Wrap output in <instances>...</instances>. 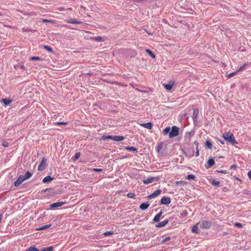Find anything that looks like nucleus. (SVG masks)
<instances>
[{
	"mask_svg": "<svg viewBox=\"0 0 251 251\" xmlns=\"http://www.w3.org/2000/svg\"><path fill=\"white\" fill-rule=\"evenodd\" d=\"M223 137L225 140L227 141L232 145H234L237 143L235 141L233 134L230 132H225L223 134Z\"/></svg>",
	"mask_w": 251,
	"mask_h": 251,
	"instance_id": "1",
	"label": "nucleus"
},
{
	"mask_svg": "<svg viewBox=\"0 0 251 251\" xmlns=\"http://www.w3.org/2000/svg\"><path fill=\"white\" fill-rule=\"evenodd\" d=\"M179 128L176 126H173L172 127V130L171 131H170V132L169 133V137L170 138H173L174 137H176V136H177L179 134Z\"/></svg>",
	"mask_w": 251,
	"mask_h": 251,
	"instance_id": "2",
	"label": "nucleus"
},
{
	"mask_svg": "<svg viewBox=\"0 0 251 251\" xmlns=\"http://www.w3.org/2000/svg\"><path fill=\"white\" fill-rule=\"evenodd\" d=\"M212 226V224L208 221H202L200 226L201 228H209Z\"/></svg>",
	"mask_w": 251,
	"mask_h": 251,
	"instance_id": "3",
	"label": "nucleus"
},
{
	"mask_svg": "<svg viewBox=\"0 0 251 251\" xmlns=\"http://www.w3.org/2000/svg\"><path fill=\"white\" fill-rule=\"evenodd\" d=\"M46 163V159L45 157L42 158L41 162L40 163L38 167V170L40 171H42L45 169V165Z\"/></svg>",
	"mask_w": 251,
	"mask_h": 251,
	"instance_id": "4",
	"label": "nucleus"
},
{
	"mask_svg": "<svg viewBox=\"0 0 251 251\" xmlns=\"http://www.w3.org/2000/svg\"><path fill=\"white\" fill-rule=\"evenodd\" d=\"M25 180V178H24V176L23 175H20L18 178L17 179V180L14 182V185L15 186H19L22 183V182L23 181H24Z\"/></svg>",
	"mask_w": 251,
	"mask_h": 251,
	"instance_id": "5",
	"label": "nucleus"
},
{
	"mask_svg": "<svg viewBox=\"0 0 251 251\" xmlns=\"http://www.w3.org/2000/svg\"><path fill=\"white\" fill-rule=\"evenodd\" d=\"M160 202L161 204H169L171 203V199L169 197H164L161 199Z\"/></svg>",
	"mask_w": 251,
	"mask_h": 251,
	"instance_id": "6",
	"label": "nucleus"
},
{
	"mask_svg": "<svg viewBox=\"0 0 251 251\" xmlns=\"http://www.w3.org/2000/svg\"><path fill=\"white\" fill-rule=\"evenodd\" d=\"M66 203V202L64 201H59L53 203L50 205V207L52 208H55L64 205Z\"/></svg>",
	"mask_w": 251,
	"mask_h": 251,
	"instance_id": "7",
	"label": "nucleus"
},
{
	"mask_svg": "<svg viewBox=\"0 0 251 251\" xmlns=\"http://www.w3.org/2000/svg\"><path fill=\"white\" fill-rule=\"evenodd\" d=\"M161 192V190L157 189L156 191H155L154 192H153V193H152L151 195H149L148 197V198L149 199H151L152 198H154V197H156L157 196H158L159 194H160Z\"/></svg>",
	"mask_w": 251,
	"mask_h": 251,
	"instance_id": "8",
	"label": "nucleus"
},
{
	"mask_svg": "<svg viewBox=\"0 0 251 251\" xmlns=\"http://www.w3.org/2000/svg\"><path fill=\"white\" fill-rule=\"evenodd\" d=\"M154 180V177L151 176V177H149L146 179H143V181L145 184H148L150 183H151Z\"/></svg>",
	"mask_w": 251,
	"mask_h": 251,
	"instance_id": "9",
	"label": "nucleus"
},
{
	"mask_svg": "<svg viewBox=\"0 0 251 251\" xmlns=\"http://www.w3.org/2000/svg\"><path fill=\"white\" fill-rule=\"evenodd\" d=\"M215 164V161L213 159L210 158L207 161V165L205 166L207 169H208L213 166Z\"/></svg>",
	"mask_w": 251,
	"mask_h": 251,
	"instance_id": "10",
	"label": "nucleus"
},
{
	"mask_svg": "<svg viewBox=\"0 0 251 251\" xmlns=\"http://www.w3.org/2000/svg\"><path fill=\"white\" fill-rule=\"evenodd\" d=\"M142 126H143L145 128H146L148 129H151L152 127V124L150 122H148L147 123L143 124L141 125Z\"/></svg>",
	"mask_w": 251,
	"mask_h": 251,
	"instance_id": "11",
	"label": "nucleus"
},
{
	"mask_svg": "<svg viewBox=\"0 0 251 251\" xmlns=\"http://www.w3.org/2000/svg\"><path fill=\"white\" fill-rule=\"evenodd\" d=\"M53 179V178L51 177L50 176H48L44 177L42 180V182L44 183H49L52 181Z\"/></svg>",
	"mask_w": 251,
	"mask_h": 251,
	"instance_id": "12",
	"label": "nucleus"
},
{
	"mask_svg": "<svg viewBox=\"0 0 251 251\" xmlns=\"http://www.w3.org/2000/svg\"><path fill=\"white\" fill-rule=\"evenodd\" d=\"M169 222V220L168 219H166L165 220L159 223L157 225H156V226L157 227H161L162 226H165Z\"/></svg>",
	"mask_w": 251,
	"mask_h": 251,
	"instance_id": "13",
	"label": "nucleus"
},
{
	"mask_svg": "<svg viewBox=\"0 0 251 251\" xmlns=\"http://www.w3.org/2000/svg\"><path fill=\"white\" fill-rule=\"evenodd\" d=\"M149 206H150V204L148 203V202L143 203H142L140 205L139 208L141 210H146V209H147L149 207Z\"/></svg>",
	"mask_w": 251,
	"mask_h": 251,
	"instance_id": "14",
	"label": "nucleus"
},
{
	"mask_svg": "<svg viewBox=\"0 0 251 251\" xmlns=\"http://www.w3.org/2000/svg\"><path fill=\"white\" fill-rule=\"evenodd\" d=\"M162 214V212L160 211L157 214H156L153 218V221L154 222H158L159 221L160 217Z\"/></svg>",
	"mask_w": 251,
	"mask_h": 251,
	"instance_id": "15",
	"label": "nucleus"
},
{
	"mask_svg": "<svg viewBox=\"0 0 251 251\" xmlns=\"http://www.w3.org/2000/svg\"><path fill=\"white\" fill-rule=\"evenodd\" d=\"M124 139V137L123 136H113V141H121Z\"/></svg>",
	"mask_w": 251,
	"mask_h": 251,
	"instance_id": "16",
	"label": "nucleus"
},
{
	"mask_svg": "<svg viewBox=\"0 0 251 251\" xmlns=\"http://www.w3.org/2000/svg\"><path fill=\"white\" fill-rule=\"evenodd\" d=\"M126 149L134 152H137V149L134 147H126Z\"/></svg>",
	"mask_w": 251,
	"mask_h": 251,
	"instance_id": "17",
	"label": "nucleus"
},
{
	"mask_svg": "<svg viewBox=\"0 0 251 251\" xmlns=\"http://www.w3.org/2000/svg\"><path fill=\"white\" fill-rule=\"evenodd\" d=\"M174 85V83H169L164 85V87L168 90H170L172 89Z\"/></svg>",
	"mask_w": 251,
	"mask_h": 251,
	"instance_id": "18",
	"label": "nucleus"
},
{
	"mask_svg": "<svg viewBox=\"0 0 251 251\" xmlns=\"http://www.w3.org/2000/svg\"><path fill=\"white\" fill-rule=\"evenodd\" d=\"M198 225L199 224L197 223L195 225L193 226V227L192 228V231L193 233H198Z\"/></svg>",
	"mask_w": 251,
	"mask_h": 251,
	"instance_id": "19",
	"label": "nucleus"
},
{
	"mask_svg": "<svg viewBox=\"0 0 251 251\" xmlns=\"http://www.w3.org/2000/svg\"><path fill=\"white\" fill-rule=\"evenodd\" d=\"M199 113V110L198 109H196L194 110L193 113V120H195V119H196L197 118V116L198 115ZM195 122V121H194Z\"/></svg>",
	"mask_w": 251,
	"mask_h": 251,
	"instance_id": "20",
	"label": "nucleus"
},
{
	"mask_svg": "<svg viewBox=\"0 0 251 251\" xmlns=\"http://www.w3.org/2000/svg\"><path fill=\"white\" fill-rule=\"evenodd\" d=\"M25 251H40L34 245L31 246Z\"/></svg>",
	"mask_w": 251,
	"mask_h": 251,
	"instance_id": "21",
	"label": "nucleus"
},
{
	"mask_svg": "<svg viewBox=\"0 0 251 251\" xmlns=\"http://www.w3.org/2000/svg\"><path fill=\"white\" fill-rule=\"evenodd\" d=\"M51 226V224L42 226L39 227V228H38L37 229L39 230H43V229L50 227Z\"/></svg>",
	"mask_w": 251,
	"mask_h": 251,
	"instance_id": "22",
	"label": "nucleus"
},
{
	"mask_svg": "<svg viewBox=\"0 0 251 251\" xmlns=\"http://www.w3.org/2000/svg\"><path fill=\"white\" fill-rule=\"evenodd\" d=\"M32 176V174L30 173L29 171H27L25 176H24V178L25 180L29 179Z\"/></svg>",
	"mask_w": 251,
	"mask_h": 251,
	"instance_id": "23",
	"label": "nucleus"
},
{
	"mask_svg": "<svg viewBox=\"0 0 251 251\" xmlns=\"http://www.w3.org/2000/svg\"><path fill=\"white\" fill-rule=\"evenodd\" d=\"M113 136H111V135H109V136H103L102 137V139L103 140H106L107 139H111L112 140H113Z\"/></svg>",
	"mask_w": 251,
	"mask_h": 251,
	"instance_id": "24",
	"label": "nucleus"
},
{
	"mask_svg": "<svg viewBox=\"0 0 251 251\" xmlns=\"http://www.w3.org/2000/svg\"><path fill=\"white\" fill-rule=\"evenodd\" d=\"M2 100L3 102L4 103V104H5L6 105H7L8 104L10 103L12 101V100L7 99H2Z\"/></svg>",
	"mask_w": 251,
	"mask_h": 251,
	"instance_id": "25",
	"label": "nucleus"
},
{
	"mask_svg": "<svg viewBox=\"0 0 251 251\" xmlns=\"http://www.w3.org/2000/svg\"><path fill=\"white\" fill-rule=\"evenodd\" d=\"M146 51L149 53V54L152 58H154L155 57V55L154 54V53L152 52V51H151V50H149V49H147L146 50Z\"/></svg>",
	"mask_w": 251,
	"mask_h": 251,
	"instance_id": "26",
	"label": "nucleus"
},
{
	"mask_svg": "<svg viewBox=\"0 0 251 251\" xmlns=\"http://www.w3.org/2000/svg\"><path fill=\"white\" fill-rule=\"evenodd\" d=\"M90 39L94 40L96 41L100 42L102 40V37L101 36H97V37H90Z\"/></svg>",
	"mask_w": 251,
	"mask_h": 251,
	"instance_id": "27",
	"label": "nucleus"
},
{
	"mask_svg": "<svg viewBox=\"0 0 251 251\" xmlns=\"http://www.w3.org/2000/svg\"><path fill=\"white\" fill-rule=\"evenodd\" d=\"M205 145H206V146L208 149H211V148H212V143H211V142H210L209 141H206Z\"/></svg>",
	"mask_w": 251,
	"mask_h": 251,
	"instance_id": "28",
	"label": "nucleus"
},
{
	"mask_svg": "<svg viewBox=\"0 0 251 251\" xmlns=\"http://www.w3.org/2000/svg\"><path fill=\"white\" fill-rule=\"evenodd\" d=\"M44 48L50 52H53L52 48L49 46L45 45L44 46Z\"/></svg>",
	"mask_w": 251,
	"mask_h": 251,
	"instance_id": "29",
	"label": "nucleus"
},
{
	"mask_svg": "<svg viewBox=\"0 0 251 251\" xmlns=\"http://www.w3.org/2000/svg\"><path fill=\"white\" fill-rule=\"evenodd\" d=\"M211 184L215 186H218L220 184V182L213 179L211 182Z\"/></svg>",
	"mask_w": 251,
	"mask_h": 251,
	"instance_id": "30",
	"label": "nucleus"
},
{
	"mask_svg": "<svg viewBox=\"0 0 251 251\" xmlns=\"http://www.w3.org/2000/svg\"><path fill=\"white\" fill-rule=\"evenodd\" d=\"M195 176L194 175L191 174L187 176L186 178L187 179L190 180V179H194L195 178Z\"/></svg>",
	"mask_w": 251,
	"mask_h": 251,
	"instance_id": "31",
	"label": "nucleus"
},
{
	"mask_svg": "<svg viewBox=\"0 0 251 251\" xmlns=\"http://www.w3.org/2000/svg\"><path fill=\"white\" fill-rule=\"evenodd\" d=\"M113 233H114L113 231H106V232H104L103 233V234L104 235H105V236H107L109 235H112V234H113Z\"/></svg>",
	"mask_w": 251,
	"mask_h": 251,
	"instance_id": "32",
	"label": "nucleus"
},
{
	"mask_svg": "<svg viewBox=\"0 0 251 251\" xmlns=\"http://www.w3.org/2000/svg\"><path fill=\"white\" fill-rule=\"evenodd\" d=\"M30 59L31 60H33V61H38V60H42V59L40 57H38V56L31 57L30 58Z\"/></svg>",
	"mask_w": 251,
	"mask_h": 251,
	"instance_id": "33",
	"label": "nucleus"
},
{
	"mask_svg": "<svg viewBox=\"0 0 251 251\" xmlns=\"http://www.w3.org/2000/svg\"><path fill=\"white\" fill-rule=\"evenodd\" d=\"M170 130V127H166L164 129V131H163V133H164V135H166L167 134H168Z\"/></svg>",
	"mask_w": 251,
	"mask_h": 251,
	"instance_id": "34",
	"label": "nucleus"
},
{
	"mask_svg": "<svg viewBox=\"0 0 251 251\" xmlns=\"http://www.w3.org/2000/svg\"><path fill=\"white\" fill-rule=\"evenodd\" d=\"M68 22L69 23H71V24H79L80 23L79 22H78L76 20H75V19H71L68 21Z\"/></svg>",
	"mask_w": 251,
	"mask_h": 251,
	"instance_id": "35",
	"label": "nucleus"
},
{
	"mask_svg": "<svg viewBox=\"0 0 251 251\" xmlns=\"http://www.w3.org/2000/svg\"><path fill=\"white\" fill-rule=\"evenodd\" d=\"M247 65H248V64H246V63L244 64L242 66L240 67L238 69V70H237V71L236 72H240V71H243V70L244 69V68H245V66H246Z\"/></svg>",
	"mask_w": 251,
	"mask_h": 251,
	"instance_id": "36",
	"label": "nucleus"
},
{
	"mask_svg": "<svg viewBox=\"0 0 251 251\" xmlns=\"http://www.w3.org/2000/svg\"><path fill=\"white\" fill-rule=\"evenodd\" d=\"M42 21L43 22H48V23H54V21L53 20H47V19H42Z\"/></svg>",
	"mask_w": 251,
	"mask_h": 251,
	"instance_id": "37",
	"label": "nucleus"
},
{
	"mask_svg": "<svg viewBox=\"0 0 251 251\" xmlns=\"http://www.w3.org/2000/svg\"><path fill=\"white\" fill-rule=\"evenodd\" d=\"M127 196L129 198H134L135 196V195L134 193H129L127 194Z\"/></svg>",
	"mask_w": 251,
	"mask_h": 251,
	"instance_id": "38",
	"label": "nucleus"
},
{
	"mask_svg": "<svg viewBox=\"0 0 251 251\" xmlns=\"http://www.w3.org/2000/svg\"><path fill=\"white\" fill-rule=\"evenodd\" d=\"M80 152H76L75 155L74 159L75 160V159L78 158V157L80 156Z\"/></svg>",
	"mask_w": 251,
	"mask_h": 251,
	"instance_id": "39",
	"label": "nucleus"
},
{
	"mask_svg": "<svg viewBox=\"0 0 251 251\" xmlns=\"http://www.w3.org/2000/svg\"><path fill=\"white\" fill-rule=\"evenodd\" d=\"M170 239V237H167L165 238H164L161 242L162 244L165 243L166 241H169Z\"/></svg>",
	"mask_w": 251,
	"mask_h": 251,
	"instance_id": "40",
	"label": "nucleus"
},
{
	"mask_svg": "<svg viewBox=\"0 0 251 251\" xmlns=\"http://www.w3.org/2000/svg\"><path fill=\"white\" fill-rule=\"evenodd\" d=\"M234 225L236 226H237V227H242L243 226V225L242 224L240 223H235L234 224Z\"/></svg>",
	"mask_w": 251,
	"mask_h": 251,
	"instance_id": "41",
	"label": "nucleus"
},
{
	"mask_svg": "<svg viewBox=\"0 0 251 251\" xmlns=\"http://www.w3.org/2000/svg\"><path fill=\"white\" fill-rule=\"evenodd\" d=\"M236 73L237 72H236L234 73H230L229 74L227 75V76L228 78L231 77L233 76L234 75H235Z\"/></svg>",
	"mask_w": 251,
	"mask_h": 251,
	"instance_id": "42",
	"label": "nucleus"
},
{
	"mask_svg": "<svg viewBox=\"0 0 251 251\" xmlns=\"http://www.w3.org/2000/svg\"><path fill=\"white\" fill-rule=\"evenodd\" d=\"M2 145L4 147H7L9 146V143L8 142H3L2 143Z\"/></svg>",
	"mask_w": 251,
	"mask_h": 251,
	"instance_id": "43",
	"label": "nucleus"
},
{
	"mask_svg": "<svg viewBox=\"0 0 251 251\" xmlns=\"http://www.w3.org/2000/svg\"><path fill=\"white\" fill-rule=\"evenodd\" d=\"M57 125H66L67 123H66V122H57L56 123Z\"/></svg>",
	"mask_w": 251,
	"mask_h": 251,
	"instance_id": "44",
	"label": "nucleus"
},
{
	"mask_svg": "<svg viewBox=\"0 0 251 251\" xmlns=\"http://www.w3.org/2000/svg\"><path fill=\"white\" fill-rule=\"evenodd\" d=\"M93 170L94 172H100L102 171V170L101 169H98V168H94L93 169Z\"/></svg>",
	"mask_w": 251,
	"mask_h": 251,
	"instance_id": "45",
	"label": "nucleus"
},
{
	"mask_svg": "<svg viewBox=\"0 0 251 251\" xmlns=\"http://www.w3.org/2000/svg\"><path fill=\"white\" fill-rule=\"evenodd\" d=\"M17 68H20V69H24L25 67L24 66V65H22V64H19L17 66Z\"/></svg>",
	"mask_w": 251,
	"mask_h": 251,
	"instance_id": "46",
	"label": "nucleus"
},
{
	"mask_svg": "<svg viewBox=\"0 0 251 251\" xmlns=\"http://www.w3.org/2000/svg\"><path fill=\"white\" fill-rule=\"evenodd\" d=\"M248 176L249 177V178L251 179V171H250L248 173Z\"/></svg>",
	"mask_w": 251,
	"mask_h": 251,
	"instance_id": "47",
	"label": "nucleus"
},
{
	"mask_svg": "<svg viewBox=\"0 0 251 251\" xmlns=\"http://www.w3.org/2000/svg\"><path fill=\"white\" fill-rule=\"evenodd\" d=\"M218 173H223V174H226V170L225 171H223V170H222V171H217Z\"/></svg>",
	"mask_w": 251,
	"mask_h": 251,
	"instance_id": "48",
	"label": "nucleus"
},
{
	"mask_svg": "<svg viewBox=\"0 0 251 251\" xmlns=\"http://www.w3.org/2000/svg\"><path fill=\"white\" fill-rule=\"evenodd\" d=\"M194 144L196 145V147H198L199 146V143L197 141H195L194 142Z\"/></svg>",
	"mask_w": 251,
	"mask_h": 251,
	"instance_id": "49",
	"label": "nucleus"
},
{
	"mask_svg": "<svg viewBox=\"0 0 251 251\" xmlns=\"http://www.w3.org/2000/svg\"><path fill=\"white\" fill-rule=\"evenodd\" d=\"M183 182L181 181H176V184H181Z\"/></svg>",
	"mask_w": 251,
	"mask_h": 251,
	"instance_id": "50",
	"label": "nucleus"
},
{
	"mask_svg": "<svg viewBox=\"0 0 251 251\" xmlns=\"http://www.w3.org/2000/svg\"><path fill=\"white\" fill-rule=\"evenodd\" d=\"M236 168V166L235 165H233L230 167L231 169H235Z\"/></svg>",
	"mask_w": 251,
	"mask_h": 251,
	"instance_id": "51",
	"label": "nucleus"
},
{
	"mask_svg": "<svg viewBox=\"0 0 251 251\" xmlns=\"http://www.w3.org/2000/svg\"><path fill=\"white\" fill-rule=\"evenodd\" d=\"M199 151H196V156H198L199 155Z\"/></svg>",
	"mask_w": 251,
	"mask_h": 251,
	"instance_id": "52",
	"label": "nucleus"
},
{
	"mask_svg": "<svg viewBox=\"0 0 251 251\" xmlns=\"http://www.w3.org/2000/svg\"><path fill=\"white\" fill-rule=\"evenodd\" d=\"M58 10H59L60 11H63L64 9L63 7H60L58 8Z\"/></svg>",
	"mask_w": 251,
	"mask_h": 251,
	"instance_id": "53",
	"label": "nucleus"
},
{
	"mask_svg": "<svg viewBox=\"0 0 251 251\" xmlns=\"http://www.w3.org/2000/svg\"><path fill=\"white\" fill-rule=\"evenodd\" d=\"M227 232H224L223 233V236H224V235H227Z\"/></svg>",
	"mask_w": 251,
	"mask_h": 251,
	"instance_id": "54",
	"label": "nucleus"
},
{
	"mask_svg": "<svg viewBox=\"0 0 251 251\" xmlns=\"http://www.w3.org/2000/svg\"><path fill=\"white\" fill-rule=\"evenodd\" d=\"M218 141L222 144H224V142L222 141L221 140H218Z\"/></svg>",
	"mask_w": 251,
	"mask_h": 251,
	"instance_id": "55",
	"label": "nucleus"
},
{
	"mask_svg": "<svg viewBox=\"0 0 251 251\" xmlns=\"http://www.w3.org/2000/svg\"><path fill=\"white\" fill-rule=\"evenodd\" d=\"M149 35H151L153 34V32H147Z\"/></svg>",
	"mask_w": 251,
	"mask_h": 251,
	"instance_id": "56",
	"label": "nucleus"
},
{
	"mask_svg": "<svg viewBox=\"0 0 251 251\" xmlns=\"http://www.w3.org/2000/svg\"><path fill=\"white\" fill-rule=\"evenodd\" d=\"M49 190H50V189H49V188H47V189H46L45 190H43V191H44V192H46V191H48Z\"/></svg>",
	"mask_w": 251,
	"mask_h": 251,
	"instance_id": "57",
	"label": "nucleus"
},
{
	"mask_svg": "<svg viewBox=\"0 0 251 251\" xmlns=\"http://www.w3.org/2000/svg\"><path fill=\"white\" fill-rule=\"evenodd\" d=\"M194 151L193 150V152H192V153L191 154H190V155H191V156H193V155H194Z\"/></svg>",
	"mask_w": 251,
	"mask_h": 251,
	"instance_id": "58",
	"label": "nucleus"
},
{
	"mask_svg": "<svg viewBox=\"0 0 251 251\" xmlns=\"http://www.w3.org/2000/svg\"><path fill=\"white\" fill-rule=\"evenodd\" d=\"M199 151V149L198 147H196V151Z\"/></svg>",
	"mask_w": 251,
	"mask_h": 251,
	"instance_id": "59",
	"label": "nucleus"
},
{
	"mask_svg": "<svg viewBox=\"0 0 251 251\" xmlns=\"http://www.w3.org/2000/svg\"><path fill=\"white\" fill-rule=\"evenodd\" d=\"M68 9L72 10L71 8H69Z\"/></svg>",
	"mask_w": 251,
	"mask_h": 251,
	"instance_id": "60",
	"label": "nucleus"
},
{
	"mask_svg": "<svg viewBox=\"0 0 251 251\" xmlns=\"http://www.w3.org/2000/svg\"><path fill=\"white\" fill-rule=\"evenodd\" d=\"M250 64L251 65V62L250 63Z\"/></svg>",
	"mask_w": 251,
	"mask_h": 251,
	"instance_id": "61",
	"label": "nucleus"
}]
</instances>
